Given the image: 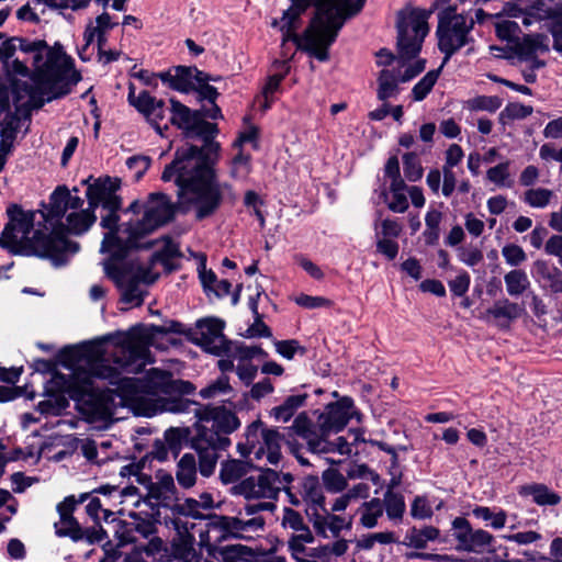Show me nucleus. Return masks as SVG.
<instances>
[{
    "mask_svg": "<svg viewBox=\"0 0 562 562\" xmlns=\"http://www.w3.org/2000/svg\"><path fill=\"white\" fill-rule=\"evenodd\" d=\"M220 144L214 139H204L202 147L186 144L177 148L161 175L165 182L175 180L179 203L194 205L199 221L213 215L221 206L223 189H231L228 183L216 180L214 165Z\"/></svg>",
    "mask_w": 562,
    "mask_h": 562,
    "instance_id": "f257e3e1",
    "label": "nucleus"
},
{
    "mask_svg": "<svg viewBox=\"0 0 562 562\" xmlns=\"http://www.w3.org/2000/svg\"><path fill=\"white\" fill-rule=\"evenodd\" d=\"M150 381L159 392L169 395L162 408L170 413L193 412L199 425H206L207 429L214 430L220 438H227L228 434L235 431L240 422L238 417L224 406L201 405L198 402L183 398L182 395L191 394L195 387L190 381L173 379L171 372L151 369Z\"/></svg>",
    "mask_w": 562,
    "mask_h": 562,
    "instance_id": "f03ea898",
    "label": "nucleus"
},
{
    "mask_svg": "<svg viewBox=\"0 0 562 562\" xmlns=\"http://www.w3.org/2000/svg\"><path fill=\"white\" fill-rule=\"evenodd\" d=\"M7 214L9 222L3 228V235L15 239V243L21 246L19 255H34L46 258L54 266L60 267L68 261L69 256L79 251V244L67 239L60 229L52 231L49 234L35 231L30 238L29 234L33 228V215L25 213L20 205L11 204Z\"/></svg>",
    "mask_w": 562,
    "mask_h": 562,
    "instance_id": "7ed1b4c3",
    "label": "nucleus"
},
{
    "mask_svg": "<svg viewBox=\"0 0 562 562\" xmlns=\"http://www.w3.org/2000/svg\"><path fill=\"white\" fill-rule=\"evenodd\" d=\"M19 48L24 53L34 54V81L41 89L47 91V101L64 97L70 92V87L81 79L74 69V63L59 43L48 47L43 40L27 41L16 37Z\"/></svg>",
    "mask_w": 562,
    "mask_h": 562,
    "instance_id": "20e7f679",
    "label": "nucleus"
},
{
    "mask_svg": "<svg viewBox=\"0 0 562 562\" xmlns=\"http://www.w3.org/2000/svg\"><path fill=\"white\" fill-rule=\"evenodd\" d=\"M318 0L316 12L308 26L304 30V37L308 44L305 47L308 54L319 61L329 59V47L336 41L339 31L349 18L357 15L367 0Z\"/></svg>",
    "mask_w": 562,
    "mask_h": 562,
    "instance_id": "39448f33",
    "label": "nucleus"
},
{
    "mask_svg": "<svg viewBox=\"0 0 562 562\" xmlns=\"http://www.w3.org/2000/svg\"><path fill=\"white\" fill-rule=\"evenodd\" d=\"M101 374L98 372L81 368L76 369L70 375L55 373L50 381L52 386L47 389V392L57 391L67 394L76 402L91 404L90 412L92 414L103 415L106 409L105 396L93 387V378Z\"/></svg>",
    "mask_w": 562,
    "mask_h": 562,
    "instance_id": "423d86ee",
    "label": "nucleus"
},
{
    "mask_svg": "<svg viewBox=\"0 0 562 562\" xmlns=\"http://www.w3.org/2000/svg\"><path fill=\"white\" fill-rule=\"evenodd\" d=\"M175 215L173 206L164 193H150L144 204L142 218L126 222L124 232L128 233L127 243L137 244V248H149L150 243L142 245L140 240L158 227L167 224Z\"/></svg>",
    "mask_w": 562,
    "mask_h": 562,
    "instance_id": "0eeeda50",
    "label": "nucleus"
},
{
    "mask_svg": "<svg viewBox=\"0 0 562 562\" xmlns=\"http://www.w3.org/2000/svg\"><path fill=\"white\" fill-rule=\"evenodd\" d=\"M473 24V21L467 24L465 16L457 13V8L453 5H449L438 13L436 35L438 48L445 55L442 65L472 41L470 32Z\"/></svg>",
    "mask_w": 562,
    "mask_h": 562,
    "instance_id": "6e6552de",
    "label": "nucleus"
},
{
    "mask_svg": "<svg viewBox=\"0 0 562 562\" xmlns=\"http://www.w3.org/2000/svg\"><path fill=\"white\" fill-rule=\"evenodd\" d=\"M430 14L431 11L423 9H412L408 13L398 12L396 46L401 58L409 60L419 54L423 42L429 33Z\"/></svg>",
    "mask_w": 562,
    "mask_h": 562,
    "instance_id": "1a4fd4ad",
    "label": "nucleus"
},
{
    "mask_svg": "<svg viewBox=\"0 0 562 562\" xmlns=\"http://www.w3.org/2000/svg\"><path fill=\"white\" fill-rule=\"evenodd\" d=\"M154 335L143 328H133L116 342L114 362L122 369L132 373H139L154 360L149 346Z\"/></svg>",
    "mask_w": 562,
    "mask_h": 562,
    "instance_id": "9d476101",
    "label": "nucleus"
},
{
    "mask_svg": "<svg viewBox=\"0 0 562 562\" xmlns=\"http://www.w3.org/2000/svg\"><path fill=\"white\" fill-rule=\"evenodd\" d=\"M170 123L183 131L187 138L200 137L204 139H214L218 128L214 123L206 122V114L202 109L191 110L180 101L170 99Z\"/></svg>",
    "mask_w": 562,
    "mask_h": 562,
    "instance_id": "9b49d317",
    "label": "nucleus"
},
{
    "mask_svg": "<svg viewBox=\"0 0 562 562\" xmlns=\"http://www.w3.org/2000/svg\"><path fill=\"white\" fill-rule=\"evenodd\" d=\"M228 438H220L217 434L207 429L206 425H199L195 435L191 438V448L199 457V471L202 476H211L216 468L221 450L229 445Z\"/></svg>",
    "mask_w": 562,
    "mask_h": 562,
    "instance_id": "f8f14e48",
    "label": "nucleus"
},
{
    "mask_svg": "<svg viewBox=\"0 0 562 562\" xmlns=\"http://www.w3.org/2000/svg\"><path fill=\"white\" fill-rule=\"evenodd\" d=\"M103 210L106 211V214L101 216L100 226L108 232L103 236L101 251L112 252L111 258L123 260L128 250L137 248V244L127 243L128 233L124 232L126 223L119 224L117 212L121 209L103 207Z\"/></svg>",
    "mask_w": 562,
    "mask_h": 562,
    "instance_id": "ddd939ff",
    "label": "nucleus"
},
{
    "mask_svg": "<svg viewBox=\"0 0 562 562\" xmlns=\"http://www.w3.org/2000/svg\"><path fill=\"white\" fill-rule=\"evenodd\" d=\"M92 177L82 180V184L88 186L86 196L88 206L95 212L99 205L103 207L122 209V198L116 194L121 188V180L110 176L95 179L92 183Z\"/></svg>",
    "mask_w": 562,
    "mask_h": 562,
    "instance_id": "4468645a",
    "label": "nucleus"
},
{
    "mask_svg": "<svg viewBox=\"0 0 562 562\" xmlns=\"http://www.w3.org/2000/svg\"><path fill=\"white\" fill-rule=\"evenodd\" d=\"M282 473L272 469L261 470L257 475H250L236 486L237 493L247 499H277Z\"/></svg>",
    "mask_w": 562,
    "mask_h": 562,
    "instance_id": "2eb2a0df",
    "label": "nucleus"
},
{
    "mask_svg": "<svg viewBox=\"0 0 562 562\" xmlns=\"http://www.w3.org/2000/svg\"><path fill=\"white\" fill-rule=\"evenodd\" d=\"M314 0H291V7L286 9L281 20H273L271 26H280V31L283 33L281 47L284 49L285 44L291 41L295 43L296 47L308 54L305 48L308 44L307 40L302 35H297L295 31L301 24V15L312 5Z\"/></svg>",
    "mask_w": 562,
    "mask_h": 562,
    "instance_id": "dca6fc26",
    "label": "nucleus"
},
{
    "mask_svg": "<svg viewBox=\"0 0 562 562\" xmlns=\"http://www.w3.org/2000/svg\"><path fill=\"white\" fill-rule=\"evenodd\" d=\"M225 323L215 317L202 318L196 322L194 342L205 351L222 356L231 350V341L223 334Z\"/></svg>",
    "mask_w": 562,
    "mask_h": 562,
    "instance_id": "f3484780",
    "label": "nucleus"
},
{
    "mask_svg": "<svg viewBox=\"0 0 562 562\" xmlns=\"http://www.w3.org/2000/svg\"><path fill=\"white\" fill-rule=\"evenodd\" d=\"M355 413L353 401L348 396L327 404L325 411L317 417L318 432L323 437L339 432L347 426Z\"/></svg>",
    "mask_w": 562,
    "mask_h": 562,
    "instance_id": "a211bd4d",
    "label": "nucleus"
},
{
    "mask_svg": "<svg viewBox=\"0 0 562 562\" xmlns=\"http://www.w3.org/2000/svg\"><path fill=\"white\" fill-rule=\"evenodd\" d=\"M119 259L109 258L104 261V272L115 284L123 288L122 301L126 304L139 306L143 304V292L136 279L130 277V269L117 263Z\"/></svg>",
    "mask_w": 562,
    "mask_h": 562,
    "instance_id": "6ab92c4d",
    "label": "nucleus"
},
{
    "mask_svg": "<svg viewBox=\"0 0 562 562\" xmlns=\"http://www.w3.org/2000/svg\"><path fill=\"white\" fill-rule=\"evenodd\" d=\"M83 200L78 195H71L66 186H58L50 194L48 206L44 218L55 226H60L63 217L67 216L69 210H80Z\"/></svg>",
    "mask_w": 562,
    "mask_h": 562,
    "instance_id": "aec40b11",
    "label": "nucleus"
},
{
    "mask_svg": "<svg viewBox=\"0 0 562 562\" xmlns=\"http://www.w3.org/2000/svg\"><path fill=\"white\" fill-rule=\"evenodd\" d=\"M452 526L456 530L454 537L459 542L458 549L460 550L481 553L493 541V536L490 532L483 529L473 530L470 522L463 517H457L452 521Z\"/></svg>",
    "mask_w": 562,
    "mask_h": 562,
    "instance_id": "412c9836",
    "label": "nucleus"
},
{
    "mask_svg": "<svg viewBox=\"0 0 562 562\" xmlns=\"http://www.w3.org/2000/svg\"><path fill=\"white\" fill-rule=\"evenodd\" d=\"M195 537L187 529L178 530L166 549L168 562H201L202 553L195 548Z\"/></svg>",
    "mask_w": 562,
    "mask_h": 562,
    "instance_id": "4be33fe9",
    "label": "nucleus"
},
{
    "mask_svg": "<svg viewBox=\"0 0 562 562\" xmlns=\"http://www.w3.org/2000/svg\"><path fill=\"white\" fill-rule=\"evenodd\" d=\"M130 517V521L117 520L120 528L115 530V536L119 539V547L135 542V533L143 538H148L157 531L154 521L148 518H143L139 513H131Z\"/></svg>",
    "mask_w": 562,
    "mask_h": 562,
    "instance_id": "5701e85b",
    "label": "nucleus"
},
{
    "mask_svg": "<svg viewBox=\"0 0 562 562\" xmlns=\"http://www.w3.org/2000/svg\"><path fill=\"white\" fill-rule=\"evenodd\" d=\"M147 498L154 506H162L166 508H172L176 496V486L173 477L170 474H161L158 476L157 482H153L148 485Z\"/></svg>",
    "mask_w": 562,
    "mask_h": 562,
    "instance_id": "b1692460",
    "label": "nucleus"
},
{
    "mask_svg": "<svg viewBox=\"0 0 562 562\" xmlns=\"http://www.w3.org/2000/svg\"><path fill=\"white\" fill-rule=\"evenodd\" d=\"M97 215L89 206L85 210H75L66 216V224L60 223V226L53 227L52 231H61L63 235L69 239L66 233L80 236L88 232L95 223Z\"/></svg>",
    "mask_w": 562,
    "mask_h": 562,
    "instance_id": "393cba45",
    "label": "nucleus"
},
{
    "mask_svg": "<svg viewBox=\"0 0 562 562\" xmlns=\"http://www.w3.org/2000/svg\"><path fill=\"white\" fill-rule=\"evenodd\" d=\"M299 494L304 503L310 506H317L323 513H327L325 496L317 476L306 475L302 477L299 481Z\"/></svg>",
    "mask_w": 562,
    "mask_h": 562,
    "instance_id": "a878e982",
    "label": "nucleus"
},
{
    "mask_svg": "<svg viewBox=\"0 0 562 562\" xmlns=\"http://www.w3.org/2000/svg\"><path fill=\"white\" fill-rule=\"evenodd\" d=\"M376 97L380 101L385 102L391 98H395L400 93L401 69H382L379 72Z\"/></svg>",
    "mask_w": 562,
    "mask_h": 562,
    "instance_id": "bb28decb",
    "label": "nucleus"
},
{
    "mask_svg": "<svg viewBox=\"0 0 562 562\" xmlns=\"http://www.w3.org/2000/svg\"><path fill=\"white\" fill-rule=\"evenodd\" d=\"M209 553L220 562L250 561L254 555L252 550L244 544L210 546Z\"/></svg>",
    "mask_w": 562,
    "mask_h": 562,
    "instance_id": "cd10ccee",
    "label": "nucleus"
},
{
    "mask_svg": "<svg viewBox=\"0 0 562 562\" xmlns=\"http://www.w3.org/2000/svg\"><path fill=\"white\" fill-rule=\"evenodd\" d=\"M439 536L440 530L434 526H425L423 528L412 527L406 532L402 544L416 550H423L427 547L429 541L437 540Z\"/></svg>",
    "mask_w": 562,
    "mask_h": 562,
    "instance_id": "c85d7f7f",
    "label": "nucleus"
},
{
    "mask_svg": "<svg viewBox=\"0 0 562 562\" xmlns=\"http://www.w3.org/2000/svg\"><path fill=\"white\" fill-rule=\"evenodd\" d=\"M262 436V446L259 447V450H262L265 447L267 449V460L271 464H277L281 460V443H285L289 441L285 439V435L281 434L278 429L266 428L261 431Z\"/></svg>",
    "mask_w": 562,
    "mask_h": 562,
    "instance_id": "c756f323",
    "label": "nucleus"
},
{
    "mask_svg": "<svg viewBox=\"0 0 562 562\" xmlns=\"http://www.w3.org/2000/svg\"><path fill=\"white\" fill-rule=\"evenodd\" d=\"M286 430H293L295 435L304 439L307 443V449L311 451V443L315 440H321V432L317 429V422L314 424L308 417L306 412H302L295 416L293 424Z\"/></svg>",
    "mask_w": 562,
    "mask_h": 562,
    "instance_id": "7c9ffc66",
    "label": "nucleus"
},
{
    "mask_svg": "<svg viewBox=\"0 0 562 562\" xmlns=\"http://www.w3.org/2000/svg\"><path fill=\"white\" fill-rule=\"evenodd\" d=\"M182 258V254L179 249V245L173 243L171 239H167L164 247L153 254L151 263H160L164 266L165 270L170 273L180 268V265L175 260Z\"/></svg>",
    "mask_w": 562,
    "mask_h": 562,
    "instance_id": "2f4dec72",
    "label": "nucleus"
},
{
    "mask_svg": "<svg viewBox=\"0 0 562 562\" xmlns=\"http://www.w3.org/2000/svg\"><path fill=\"white\" fill-rule=\"evenodd\" d=\"M519 494L524 496H531L533 502L540 506H553L561 502L559 494L552 492L547 485L539 483L521 486Z\"/></svg>",
    "mask_w": 562,
    "mask_h": 562,
    "instance_id": "473e14b6",
    "label": "nucleus"
},
{
    "mask_svg": "<svg viewBox=\"0 0 562 562\" xmlns=\"http://www.w3.org/2000/svg\"><path fill=\"white\" fill-rule=\"evenodd\" d=\"M307 397L306 393L290 395L282 404L271 408L270 416L278 422L286 423L295 415L299 408L304 406Z\"/></svg>",
    "mask_w": 562,
    "mask_h": 562,
    "instance_id": "72a5a7b5",
    "label": "nucleus"
},
{
    "mask_svg": "<svg viewBox=\"0 0 562 562\" xmlns=\"http://www.w3.org/2000/svg\"><path fill=\"white\" fill-rule=\"evenodd\" d=\"M525 312L524 306L510 302L508 299L496 301L492 307L487 308L486 314L495 319H506L507 322L519 318Z\"/></svg>",
    "mask_w": 562,
    "mask_h": 562,
    "instance_id": "f704fd0d",
    "label": "nucleus"
},
{
    "mask_svg": "<svg viewBox=\"0 0 562 562\" xmlns=\"http://www.w3.org/2000/svg\"><path fill=\"white\" fill-rule=\"evenodd\" d=\"M176 477L184 488L192 487L196 481V462L191 453H184L177 464Z\"/></svg>",
    "mask_w": 562,
    "mask_h": 562,
    "instance_id": "c9c22d12",
    "label": "nucleus"
},
{
    "mask_svg": "<svg viewBox=\"0 0 562 562\" xmlns=\"http://www.w3.org/2000/svg\"><path fill=\"white\" fill-rule=\"evenodd\" d=\"M166 445L169 451L177 457L183 446L189 445L191 447V431L189 428L170 427L165 431L164 435Z\"/></svg>",
    "mask_w": 562,
    "mask_h": 562,
    "instance_id": "e433bc0d",
    "label": "nucleus"
},
{
    "mask_svg": "<svg viewBox=\"0 0 562 562\" xmlns=\"http://www.w3.org/2000/svg\"><path fill=\"white\" fill-rule=\"evenodd\" d=\"M311 452L318 453V454L319 453H329V452H339L340 454H350L351 447H350V443L344 437H338L335 441H329L328 437H323L321 435V440L312 441Z\"/></svg>",
    "mask_w": 562,
    "mask_h": 562,
    "instance_id": "4c0bfd02",
    "label": "nucleus"
},
{
    "mask_svg": "<svg viewBox=\"0 0 562 562\" xmlns=\"http://www.w3.org/2000/svg\"><path fill=\"white\" fill-rule=\"evenodd\" d=\"M193 90H195L199 93L200 100H206L210 103L209 108H201L204 111V114H206V117L212 120L222 117V111L220 106L216 104L218 92L215 87L211 85H198V87H194Z\"/></svg>",
    "mask_w": 562,
    "mask_h": 562,
    "instance_id": "58836bf2",
    "label": "nucleus"
},
{
    "mask_svg": "<svg viewBox=\"0 0 562 562\" xmlns=\"http://www.w3.org/2000/svg\"><path fill=\"white\" fill-rule=\"evenodd\" d=\"M506 291L510 296H519L530 286L526 271L514 269L504 276Z\"/></svg>",
    "mask_w": 562,
    "mask_h": 562,
    "instance_id": "ea45409f",
    "label": "nucleus"
},
{
    "mask_svg": "<svg viewBox=\"0 0 562 562\" xmlns=\"http://www.w3.org/2000/svg\"><path fill=\"white\" fill-rule=\"evenodd\" d=\"M263 423L260 419L252 422L245 431L246 442L238 443L237 448L243 457L249 456L252 450L261 443V431L265 430Z\"/></svg>",
    "mask_w": 562,
    "mask_h": 562,
    "instance_id": "a19ab883",
    "label": "nucleus"
},
{
    "mask_svg": "<svg viewBox=\"0 0 562 562\" xmlns=\"http://www.w3.org/2000/svg\"><path fill=\"white\" fill-rule=\"evenodd\" d=\"M360 524L368 529L378 525V519L383 515V504L378 497H374L361 505Z\"/></svg>",
    "mask_w": 562,
    "mask_h": 562,
    "instance_id": "79ce46f5",
    "label": "nucleus"
},
{
    "mask_svg": "<svg viewBox=\"0 0 562 562\" xmlns=\"http://www.w3.org/2000/svg\"><path fill=\"white\" fill-rule=\"evenodd\" d=\"M382 504L385 506L386 516L391 520H402L405 513V502L403 495L387 490L384 494Z\"/></svg>",
    "mask_w": 562,
    "mask_h": 562,
    "instance_id": "37998d69",
    "label": "nucleus"
},
{
    "mask_svg": "<svg viewBox=\"0 0 562 562\" xmlns=\"http://www.w3.org/2000/svg\"><path fill=\"white\" fill-rule=\"evenodd\" d=\"M547 0H536L525 9L522 23L530 25L532 20L543 21L551 16L554 5H550Z\"/></svg>",
    "mask_w": 562,
    "mask_h": 562,
    "instance_id": "c03bdc74",
    "label": "nucleus"
},
{
    "mask_svg": "<svg viewBox=\"0 0 562 562\" xmlns=\"http://www.w3.org/2000/svg\"><path fill=\"white\" fill-rule=\"evenodd\" d=\"M441 65L438 69L428 71L414 87L412 90V95L414 101H423L428 93L432 90L436 85L441 68Z\"/></svg>",
    "mask_w": 562,
    "mask_h": 562,
    "instance_id": "a18cd8bd",
    "label": "nucleus"
},
{
    "mask_svg": "<svg viewBox=\"0 0 562 562\" xmlns=\"http://www.w3.org/2000/svg\"><path fill=\"white\" fill-rule=\"evenodd\" d=\"M54 528L58 537H68L75 542L81 541V526L74 516L59 518V522H55Z\"/></svg>",
    "mask_w": 562,
    "mask_h": 562,
    "instance_id": "49530a36",
    "label": "nucleus"
},
{
    "mask_svg": "<svg viewBox=\"0 0 562 562\" xmlns=\"http://www.w3.org/2000/svg\"><path fill=\"white\" fill-rule=\"evenodd\" d=\"M194 68L187 66H177L173 68L175 80L172 82V89L179 92H189L193 90L192 80H194Z\"/></svg>",
    "mask_w": 562,
    "mask_h": 562,
    "instance_id": "de8ad7c7",
    "label": "nucleus"
},
{
    "mask_svg": "<svg viewBox=\"0 0 562 562\" xmlns=\"http://www.w3.org/2000/svg\"><path fill=\"white\" fill-rule=\"evenodd\" d=\"M272 67H284L283 72H276L268 77L266 85L262 88V95L268 101V98L272 97L274 92H277L280 88L281 82L290 72V65H288L286 60H274Z\"/></svg>",
    "mask_w": 562,
    "mask_h": 562,
    "instance_id": "09e8293b",
    "label": "nucleus"
},
{
    "mask_svg": "<svg viewBox=\"0 0 562 562\" xmlns=\"http://www.w3.org/2000/svg\"><path fill=\"white\" fill-rule=\"evenodd\" d=\"M281 526L283 528H290L297 533L312 532L310 527L304 522L302 515L290 507L283 508Z\"/></svg>",
    "mask_w": 562,
    "mask_h": 562,
    "instance_id": "8fccbe9b",
    "label": "nucleus"
},
{
    "mask_svg": "<svg viewBox=\"0 0 562 562\" xmlns=\"http://www.w3.org/2000/svg\"><path fill=\"white\" fill-rule=\"evenodd\" d=\"M159 100L153 97L148 91L144 90L138 95H131V105L142 113L146 121L157 106Z\"/></svg>",
    "mask_w": 562,
    "mask_h": 562,
    "instance_id": "3c124183",
    "label": "nucleus"
},
{
    "mask_svg": "<svg viewBox=\"0 0 562 562\" xmlns=\"http://www.w3.org/2000/svg\"><path fill=\"white\" fill-rule=\"evenodd\" d=\"M327 492L339 493L348 486L347 479L336 469H327L322 475Z\"/></svg>",
    "mask_w": 562,
    "mask_h": 562,
    "instance_id": "603ef678",
    "label": "nucleus"
},
{
    "mask_svg": "<svg viewBox=\"0 0 562 562\" xmlns=\"http://www.w3.org/2000/svg\"><path fill=\"white\" fill-rule=\"evenodd\" d=\"M232 392L229 378L225 374L218 376L214 382L200 390V396L203 398H214L222 394Z\"/></svg>",
    "mask_w": 562,
    "mask_h": 562,
    "instance_id": "864d4df0",
    "label": "nucleus"
},
{
    "mask_svg": "<svg viewBox=\"0 0 562 562\" xmlns=\"http://www.w3.org/2000/svg\"><path fill=\"white\" fill-rule=\"evenodd\" d=\"M441 213L438 211H429L426 214V229L424 232V236L428 245H435L439 239V224L441 222Z\"/></svg>",
    "mask_w": 562,
    "mask_h": 562,
    "instance_id": "5fc2aeb1",
    "label": "nucleus"
},
{
    "mask_svg": "<svg viewBox=\"0 0 562 562\" xmlns=\"http://www.w3.org/2000/svg\"><path fill=\"white\" fill-rule=\"evenodd\" d=\"M294 477L291 473H282L280 477L281 484H279V492L284 491L288 501L293 506H300L304 501L301 498V495L299 494V483L296 485H293Z\"/></svg>",
    "mask_w": 562,
    "mask_h": 562,
    "instance_id": "6e6d98bb",
    "label": "nucleus"
},
{
    "mask_svg": "<svg viewBox=\"0 0 562 562\" xmlns=\"http://www.w3.org/2000/svg\"><path fill=\"white\" fill-rule=\"evenodd\" d=\"M251 171L250 156L238 153L232 160L231 177L238 180L246 179Z\"/></svg>",
    "mask_w": 562,
    "mask_h": 562,
    "instance_id": "4d7b16f0",
    "label": "nucleus"
},
{
    "mask_svg": "<svg viewBox=\"0 0 562 562\" xmlns=\"http://www.w3.org/2000/svg\"><path fill=\"white\" fill-rule=\"evenodd\" d=\"M553 195V192L549 189L538 188L529 189L525 192V202L532 207H546Z\"/></svg>",
    "mask_w": 562,
    "mask_h": 562,
    "instance_id": "13d9d810",
    "label": "nucleus"
},
{
    "mask_svg": "<svg viewBox=\"0 0 562 562\" xmlns=\"http://www.w3.org/2000/svg\"><path fill=\"white\" fill-rule=\"evenodd\" d=\"M404 175L408 181L415 182L423 176V167L415 153H406L403 156Z\"/></svg>",
    "mask_w": 562,
    "mask_h": 562,
    "instance_id": "bf43d9fd",
    "label": "nucleus"
},
{
    "mask_svg": "<svg viewBox=\"0 0 562 562\" xmlns=\"http://www.w3.org/2000/svg\"><path fill=\"white\" fill-rule=\"evenodd\" d=\"M537 267L542 277L549 281V286L554 293H562V271L559 268L549 269L543 261H537Z\"/></svg>",
    "mask_w": 562,
    "mask_h": 562,
    "instance_id": "052dcab7",
    "label": "nucleus"
},
{
    "mask_svg": "<svg viewBox=\"0 0 562 562\" xmlns=\"http://www.w3.org/2000/svg\"><path fill=\"white\" fill-rule=\"evenodd\" d=\"M533 108L518 102L508 103L499 114V120H522L531 115Z\"/></svg>",
    "mask_w": 562,
    "mask_h": 562,
    "instance_id": "680f3d73",
    "label": "nucleus"
},
{
    "mask_svg": "<svg viewBox=\"0 0 562 562\" xmlns=\"http://www.w3.org/2000/svg\"><path fill=\"white\" fill-rule=\"evenodd\" d=\"M243 462L231 460L222 463L220 477L224 483L228 484L238 481L243 476Z\"/></svg>",
    "mask_w": 562,
    "mask_h": 562,
    "instance_id": "e2e57ef3",
    "label": "nucleus"
},
{
    "mask_svg": "<svg viewBox=\"0 0 562 562\" xmlns=\"http://www.w3.org/2000/svg\"><path fill=\"white\" fill-rule=\"evenodd\" d=\"M276 351L288 360H292L296 352L301 356L306 353V348L301 346L296 339L279 340L274 342Z\"/></svg>",
    "mask_w": 562,
    "mask_h": 562,
    "instance_id": "0e129e2a",
    "label": "nucleus"
},
{
    "mask_svg": "<svg viewBox=\"0 0 562 562\" xmlns=\"http://www.w3.org/2000/svg\"><path fill=\"white\" fill-rule=\"evenodd\" d=\"M227 522L228 516L223 515H210L207 517V532L209 533H217L216 540L221 541L227 539Z\"/></svg>",
    "mask_w": 562,
    "mask_h": 562,
    "instance_id": "69168bd1",
    "label": "nucleus"
},
{
    "mask_svg": "<svg viewBox=\"0 0 562 562\" xmlns=\"http://www.w3.org/2000/svg\"><path fill=\"white\" fill-rule=\"evenodd\" d=\"M537 38L531 35H525L522 38L519 36L514 42V52L519 58H528L537 52Z\"/></svg>",
    "mask_w": 562,
    "mask_h": 562,
    "instance_id": "338daca9",
    "label": "nucleus"
},
{
    "mask_svg": "<svg viewBox=\"0 0 562 562\" xmlns=\"http://www.w3.org/2000/svg\"><path fill=\"white\" fill-rule=\"evenodd\" d=\"M502 255L506 262L512 267H518L527 260L525 250L516 244L505 245L502 248Z\"/></svg>",
    "mask_w": 562,
    "mask_h": 562,
    "instance_id": "774afa93",
    "label": "nucleus"
}]
</instances>
